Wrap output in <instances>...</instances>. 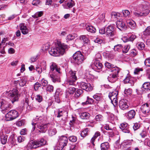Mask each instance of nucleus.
I'll use <instances>...</instances> for the list:
<instances>
[{
  "label": "nucleus",
  "instance_id": "37",
  "mask_svg": "<svg viewBox=\"0 0 150 150\" xmlns=\"http://www.w3.org/2000/svg\"><path fill=\"white\" fill-rule=\"evenodd\" d=\"M50 76L52 80L54 83H55L59 81V79L56 75L53 74H50Z\"/></svg>",
  "mask_w": 150,
  "mask_h": 150
},
{
  "label": "nucleus",
  "instance_id": "21",
  "mask_svg": "<svg viewBox=\"0 0 150 150\" xmlns=\"http://www.w3.org/2000/svg\"><path fill=\"white\" fill-rule=\"evenodd\" d=\"M123 82L125 84L130 83L132 85L134 84L133 78L129 75H127L125 78Z\"/></svg>",
  "mask_w": 150,
  "mask_h": 150
},
{
  "label": "nucleus",
  "instance_id": "49",
  "mask_svg": "<svg viewBox=\"0 0 150 150\" xmlns=\"http://www.w3.org/2000/svg\"><path fill=\"white\" fill-rule=\"evenodd\" d=\"M88 130L87 128L83 130L81 133V136L83 137H85L88 135Z\"/></svg>",
  "mask_w": 150,
  "mask_h": 150
},
{
  "label": "nucleus",
  "instance_id": "14",
  "mask_svg": "<svg viewBox=\"0 0 150 150\" xmlns=\"http://www.w3.org/2000/svg\"><path fill=\"white\" fill-rule=\"evenodd\" d=\"M136 115V112L134 110H131L125 114V115L129 120L134 119Z\"/></svg>",
  "mask_w": 150,
  "mask_h": 150
},
{
  "label": "nucleus",
  "instance_id": "23",
  "mask_svg": "<svg viewBox=\"0 0 150 150\" xmlns=\"http://www.w3.org/2000/svg\"><path fill=\"white\" fill-rule=\"evenodd\" d=\"M101 150H108L110 147L109 143L106 142L102 143L100 146Z\"/></svg>",
  "mask_w": 150,
  "mask_h": 150
},
{
  "label": "nucleus",
  "instance_id": "57",
  "mask_svg": "<svg viewBox=\"0 0 150 150\" xmlns=\"http://www.w3.org/2000/svg\"><path fill=\"white\" fill-rule=\"evenodd\" d=\"M47 91L50 92H52L53 91L54 87L53 86L51 85H48L46 89Z\"/></svg>",
  "mask_w": 150,
  "mask_h": 150
},
{
  "label": "nucleus",
  "instance_id": "47",
  "mask_svg": "<svg viewBox=\"0 0 150 150\" xmlns=\"http://www.w3.org/2000/svg\"><path fill=\"white\" fill-rule=\"evenodd\" d=\"M122 13L123 16L125 17H129L130 15V12L127 10H123Z\"/></svg>",
  "mask_w": 150,
  "mask_h": 150
},
{
  "label": "nucleus",
  "instance_id": "6",
  "mask_svg": "<svg viewBox=\"0 0 150 150\" xmlns=\"http://www.w3.org/2000/svg\"><path fill=\"white\" fill-rule=\"evenodd\" d=\"M68 75L69 77L67 79V84L71 85H74L75 82L77 80L76 72L70 70L69 72Z\"/></svg>",
  "mask_w": 150,
  "mask_h": 150
},
{
  "label": "nucleus",
  "instance_id": "56",
  "mask_svg": "<svg viewBox=\"0 0 150 150\" xmlns=\"http://www.w3.org/2000/svg\"><path fill=\"white\" fill-rule=\"evenodd\" d=\"M26 83V81L23 78L19 80V84L21 86H24L25 85Z\"/></svg>",
  "mask_w": 150,
  "mask_h": 150
},
{
  "label": "nucleus",
  "instance_id": "19",
  "mask_svg": "<svg viewBox=\"0 0 150 150\" xmlns=\"http://www.w3.org/2000/svg\"><path fill=\"white\" fill-rule=\"evenodd\" d=\"M19 27L23 34L26 35L28 33V29L24 23H21L19 25Z\"/></svg>",
  "mask_w": 150,
  "mask_h": 150
},
{
  "label": "nucleus",
  "instance_id": "8",
  "mask_svg": "<svg viewBox=\"0 0 150 150\" xmlns=\"http://www.w3.org/2000/svg\"><path fill=\"white\" fill-rule=\"evenodd\" d=\"M59 146H57L55 149L56 150H62L68 143V138L64 136H61L59 137L58 140Z\"/></svg>",
  "mask_w": 150,
  "mask_h": 150
},
{
  "label": "nucleus",
  "instance_id": "60",
  "mask_svg": "<svg viewBox=\"0 0 150 150\" xmlns=\"http://www.w3.org/2000/svg\"><path fill=\"white\" fill-rule=\"evenodd\" d=\"M144 64L147 66L150 67V57L145 59Z\"/></svg>",
  "mask_w": 150,
  "mask_h": 150
},
{
  "label": "nucleus",
  "instance_id": "38",
  "mask_svg": "<svg viewBox=\"0 0 150 150\" xmlns=\"http://www.w3.org/2000/svg\"><path fill=\"white\" fill-rule=\"evenodd\" d=\"M83 91L80 89H78L75 92V96L76 98L79 97L83 93Z\"/></svg>",
  "mask_w": 150,
  "mask_h": 150
},
{
  "label": "nucleus",
  "instance_id": "17",
  "mask_svg": "<svg viewBox=\"0 0 150 150\" xmlns=\"http://www.w3.org/2000/svg\"><path fill=\"white\" fill-rule=\"evenodd\" d=\"M117 25L118 28L120 30L126 29L127 28V25L125 22L122 20L117 21Z\"/></svg>",
  "mask_w": 150,
  "mask_h": 150
},
{
  "label": "nucleus",
  "instance_id": "35",
  "mask_svg": "<svg viewBox=\"0 0 150 150\" xmlns=\"http://www.w3.org/2000/svg\"><path fill=\"white\" fill-rule=\"evenodd\" d=\"M120 14L119 13L115 12H112L110 13L111 18L112 19H117L118 16H120Z\"/></svg>",
  "mask_w": 150,
  "mask_h": 150
},
{
  "label": "nucleus",
  "instance_id": "54",
  "mask_svg": "<svg viewBox=\"0 0 150 150\" xmlns=\"http://www.w3.org/2000/svg\"><path fill=\"white\" fill-rule=\"evenodd\" d=\"M145 45L142 42L138 43L137 45L138 49L139 50H143L144 48Z\"/></svg>",
  "mask_w": 150,
  "mask_h": 150
},
{
  "label": "nucleus",
  "instance_id": "18",
  "mask_svg": "<svg viewBox=\"0 0 150 150\" xmlns=\"http://www.w3.org/2000/svg\"><path fill=\"white\" fill-rule=\"evenodd\" d=\"M50 71H54V72H57L58 74H60V69L58 68L56 64L54 62H52L50 66Z\"/></svg>",
  "mask_w": 150,
  "mask_h": 150
},
{
  "label": "nucleus",
  "instance_id": "52",
  "mask_svg": "<svg viewBox=\"0 0 150 150\" xmlns=\"http://www.w3.org/2000/svg\"><path fill=\"white\" fill-rule=\"evenodd\" d=\"M144 34L146 36L150 35V26L148 27L144 32Z\"/></svg>",
  "mask_w": 150,
  "mask_h": 150
},
{
  "label": "nucleus",
  "instance_id": "16",
  "mask_svg": "<svg viewBox=\"0 0 150 150\" xmlns=\"http://www.w3.org/2000/svg\"><path fill=\"white\" fill-rule=\"evenodd\" d=\"M141 109L143 113L146 114L149 112L150 110V107L149 106V105L146 103L141 106Z\"/></svg>",
  "mask_w": 150,
  "mask_h": 150
},
{
  "label": "nucleus",
  "instance_id": "29",
  "mask_svg": "<svg viewBox=\"0 0 150 150\" xmlns=\"http://www.w3.org/2000/svg\"><path fill=\"white\" fill-rule=\"evenodd\" d=\"M94 102V100L91 98H90L89 96L87 97V100L86 101L82 103V105H84L88 104H92Z\"/></svg>",
  "mask_w": 150,
  "mask_h": 150
},
{
  "label": "nucleus",
  "instance_id": "30",
  "mask_svg": "<svg viewBox=\"0 0 150 150\" xmlns=\"http://www.w3.org/2000/svg\"><path fill=\"white\" fill-rule=\"evenodd\" d=\"M48 132L49 135L50 136H52L55 134L57 131L55 128L52 127L48 129Z\"/></svg>",
  "mask_w": 150,
  "mask_h": 150
},
{
  "label": "nucleus",
  "instance_id": "32",
  "mask_svg": "<svg viewBox=\"0 0 150 150\" xmlns=\"http://www.w3.org/2000/svg\"><path fill=\"white\" fill-rule=\"evenodd\" d=\"M67 114V112L64 110H62L59 109L58 112V114L57 116V117H59L63 116L64 114Z\"/></svg>",
  "mask_w": 150,
  "mask_h": 150
},
{
  "label": "nucleus",
  "instance_id": "27",
  "mask_svg": "<svg viewBox=\"0 0 150 150\" xmlns=\"http://www.w3.org/2000/svg\"><path fill=\"white\" fill-rule=\"evenodd\" d=\"M94 64V68L96 69L101 70L103 67L102 64L99 61L95 62Z\"/></svg>",
  "mask_w": 150,
  "mask_h": 150
},
{
  "label": "nucleus",
  "instance_id": "22",
  "mask_svg": "<svg viewBox=\"0 0 150 150\" xmlns=\"http://www.w3.org/2000/svg\"><path fill=\"white\" fill-rule=\"evenodd\" d=\"M118 94H115L112 97L109 98L110 99L111 102L114 106H116L117 104V96Z\"/></svg>",
  "mask_w": 150,
  "mask_h": 150
},
{
  "label": "nucleus",
  "instance_id": "2",
  "mask_svg": "<svg viewBox=\"0 0 150 150\" xmlns=\"http://www.w3.org/2000/svg\"><path fill=\"white\" fill-rule=\"evenodd\" d=\"M18 93V91L17 89L13 88L8 94V96L10 99V100L8 98L5 99H2L1 100H0L1 104L0 107L10 104V100H11L12 103L18 101L20 96Z\"/></svg>",
  "mask_w": 150,
  "mask_h": 150
},
{
  "label": "nucleus",
  "instance_id": "25",
  "mask_svg": "<svg viewBox=\"0 0 150 150\" xmlns=\"http://www.w3.org/2000/svg\"><path fill=\"white\" fill-rule=\"evenodd\" d=\"M142 88H143L144 91H148L150 90V82H147L143 83Z\"/></svg>",
  "mask_w": 150,
  "mask_h": 150
},
{
  "label": "nucleus",
  "instance_id": "62",
  "mask_svg": "<svg viewBox=\"0 0 150 150\" xmlns=\"http://www.w3.org/2000/svg\"><path fill=\"white\" fill-rule=\"evenodd\" d=\"M41 85L38 82L36 83L34 85V89L35 91L38 90L39 87H41Z\"/></svg>",
  "mask_w": 150,
  "mask_h": 150
},
{
  "label": "nucleus",
  "instance_id": "53",
  "mask_svg": "<svg viewBox=\"0 0 150 150\" xmlns=\"http://www.w3.org/2000/svg\"><path fill=\"white\" fill-rule=\"evenodd\" d=\"M76 35H74L69 34L66 37V39H68L69 40H74L75 37H76Z\"/></svg>",
  "mask_w": 150,
  "mask_h": 150
},
{
  "label": "nucleus",
  "instance_id": "3",
  "mask_svg": "<svg viewBox=\"0 0 150 150\" xmlns=\"http://www.w3.org/2000/svg\"><path fill=\"white\" fill-rule=\"evenodd\" d=\"M57 47L55 48L51 49L49 52L50 54L54 56H59L63 55L65 52V50L68 46L60 41H57Z\"/></svg>",
  "mask_w": 150,
  "mask_h": 150
},
{
  "label": "nucleus",
  "instance_id": "24",
  "mask_svg": "<svg viewBox=\"0 0 150 150\" xmlns=\"http://www.w3.org/2000/svg\"><path fill=\"white\" fill-rule=\"evenodd\" d=\"M11 104L8 105L7 106H3L0 107L1 109V111L3 113H4L8 112L11 108Z\"/></svg>",
  "mask_w": 150,
  "mask_h": 150
},
{
  "label": "nucleus",
  "instance_id": "26",
  "mask_svg": "<svg viewBox=\"0 0 150 150\" xmlns=\"http://www.w3.org/2000/svg\"><path fill=\"white\" fill-rule=\"evenodd\" d=\"M0 137L1 143L3 144H5L7 142V136L6 135H4L2 133L0 134Z\"/></svg>",
  "mask_w": 150,
  "mask_h": 150
},
{
  "label": "nucleus",
  "instance_id": "59",
  "mask_svg": "<svg viewBox=\"0 0 150 150\" xmlns=\"http://www.w3.org/2000/svg\"><path fill=\"white\" fill-rule=\"evenodd\" d=\"M35 99L38 102H40L42 100V96L38 95L35 97Z\"/></svg>",
  "mask_w": 150,
  "mask_h": 150
},
{
  "label": "nucleus",
  "instance_id": "12",
  "mask_svg": "<svg viewBox=\"0 0 150 150\" xmlns=\"http://www.w3.org/2000/svg\"><path fill=\"white\" fill-rule=\"evenodd\" d=\"M127 100L126 99H122L119 102V105L120 108L123 110H127L129 108L128 105Z\"/></svg>",
  "mask_w": 150,
  "mask_h": 150
},
{
  "label": "nucleus",
  "instance_id": "58",
  "mask_svg": "<svg viewBox=\"0 0 150 150\" xmlns=\"http://www.w3.org/2000/svg\"><path fill=\"white\" fill-rule=\"evenodd\" d=\"M78 147V145H71L70 146V150H77Z\"/></svg>",
  "mask_w": 150,
  "mask_h": 150
},
{
  "label": "nucleus",
  "instance_id": "55",
  "mask_svg": "<svg viewBox=\"0 0 150 150\" xmlns=\"http://www.w3.org/2000/svg\"><path fill=\"white\" fill-rule=\"evenodd\" d=\"M69 139L70 141L71 142H75L76 141L77 138L76 137L74 136H70L69 137Z\"/></svg>",
  "mask_w": 150,
  "mask_h": 150
},
{
  "label": "nucleus",
  "instance_id": "44",
  "mask_svg": "<svg viewBox=\"0 0 150 150\" xmlns=\"http://www.w3.org/2000/svg\"><path fill=\"white\" fill-rule=\"evenodd\" d=\"M93 97L94 99H96L98 102L102 100V98L100 94H96L94 95Z\"/></svg>",
  "mask_w": 150,
  "mask_h": 150
},
{
  "label": "nucleus",
  "instance_id": "9",
  "mask_svg": "<svg viewBox=\"0 0 150 150\" xmlns=\"http://www.w3.org/2000/svg\"><path fill=\"white\" fill-rule=\"evenodd\" d=\"M19 116L18 112L15 110H12L9 111L5 115L6 120L7 121L12 120Z\"/></svg>",
  "mask_w": 150,
  "mask_h": 150
},
{
  "label": "nucleus",
  "instance_id": "42",
  "mask_svg": "<svg viewBox=\"0 0 150 150\" xmlns=\"http://www.w3.org/2000/svg\"><path fill=\"white\" fill-rule=\"evenodd\" d=\"M122 49V46L121 44L117 45L114 47V50L116 51L120 52L121 51Z\"/></svg>",
  "mask_w": 150,
  "mask_h": 150
},
{
  "label": "nucleus",
  "instance_id": "51",
  "mask_svg": "<svg viewBox=\"0 0 150 150\" xmlns=\"http://www.w3.org/2000/svg\"><path fill=\"white\" fill-rule=\"evenodd\" d=\"M132 93V90L130 88L125 89L124 91V93L126 95H130Z\"/></svg>",
  "mask_w": 150,
  "mask_h": 150
},
{
  "label": "nucleus",
  "instance_id": "34",
  "mask_svg": "<svg viewBox=\"0 0 150 150\" xmlns=\"http://www.w3.org/2000/svg\"><path fill=\"white\" fill-rule=\"evenodd\" d=\"M105 66L108 69H110V70L111 71V70H112V69L114 68H115L117 67H115L114 65L111 64V63L106 62L105 64Z\"/></svg>",
  "mask_w": 150,
  "mask_h": 150
},
{
  "label": "nucleus",
  "instance_id": "64",
  "mask_svg": "<svg viewBox=\"0 0 150 150\" xmlns=\"http://www.w3.org/2000/svg\"><path fill=\"white\" fill-rule=\"evenodd\" d=\"M24 136H20L17 137V140L19 142L21 143L24 141Z\"/></svg>",
  "mask_w": 150,
  "mask_h": 150
},
{
  "label": "nucleus",
  "instance_id": "10",
  "mask_svg": "<svg viewBox=\"0 0 150 150\" xmlns=\"http://www.w3.org/2000/svg\"><path fill=\"white\" fill-rule=\"evenodd\" d=\"M142 8V11L144 16L148 15L150 12V4L146 1H143L142 2L141 5Z\"/></svg>",
  "mask_w": 150,
  "mask_h": 150
},
{
  "label": "nucleus",
  "instance_id": "63",
  "mask_svg": "<svg viewBox=\"0 0 150 150\" xmlns=\"http://www.w3.org/2000/svg\"><path fill=\"white\" fill-rule=\"evenodd\" d=\"M24 124V121L22 120L18 121L16 122V125L18 126H21L23 125Z\"/></svg>",
  "mask_w": 150,
  "mask_h": 150
},
{
  "label": "nucleus",
  "instance_id": "48",
  "mask_svg": "<svg viewBox=\"0 0 150 150\" xmlns=\"http://www.w3.org/2000/svg\"><path fill=\"white\" fill-rule=\"evenodd\" d=\"M130 45H125L122 49V52L124 53H126L128 52L130 48Z\"/></svg>",
  "mask_w": 150,
  "mask_h": 150
},
{
  "label": "nucleus",
  "instance_id": "50",
  "mask_svg": "<svg viewBox=\"0 0 150 150\" xmlns=\"http://www.w3.org/2000/svg\"><path fill=\"white\" fill-rule=\"evenodd\" d=\"M101 55L100 53L96 54L95 57V62L100 61L101 59Z\"/></svg>",
  "mask_w": 150,
  "mask_h": 150
},
{
  "label": "nucleus",
  "instance_id": "13",
  "mask_svg": "<svg viewBox=\"0 0 150 150\" xmlns=\"http://www.w3.org/2000/svg\"><path fill=\"white\" fill-rule=\"evenodd\" d=\"M80 86L81 89L86 91H91L93 89V88L90 83L83 82L80 83Z\"/></svg>",
  "mask_w": 150,
  "mask_h": 150
},
{
  "label": "nucleus",
  "instance_id": "11",
  "mask_svg": "<svg viewBox=\"0 0 150 150\" xmlns=\"http://www.w3.org/2000/svg\"><path fill=\"white\" fill-rule=\"evenodd\" d=\"M116 32L114 26L110 25L106 28L105 35L110 37H112L115 35Z\"/></svg>",
  "mask_w": 150,
  "mask_h": 150
},
{
  "label": "nucleus",
  "instance_id": "40",
  "mask_svg": "<svg viewBox=\"0 0 150 150\" xmlns=\"http://www.w3.org/2000/svg\"><path fill=\"white\" fill-rule=\"evenodd\" d=\"M80 39L85 43H88L89 41V40L86 36L84 35L81 36Z\"/></svg>",
  "mask_w": 150,
  "mask_h": 150
},
{
  "label": "nucleus",
  "instance_id": "1",
  "mask_svg": "<svg viewBox=\"0 0 150 150\" xmlns=\"http://www.w3.org/2000/svg\"><path fill=\"white\" fill-rule=\"evenodd\" d=\"M33 126V131H34L36 127L39 132L45 133L47 129V126L49 125L46 124L45 120L42 117H36L34 119L32 123Z\"/></svg>",
  "mask_w": 150,
  "mask_h": 150
},
{
  "label": "nucleus",
  "instance_id": "43",
  "mask_svg": "<svg viewBox=\"0 0 150 150\" xmlns=\"http://www.w3.org/2000/svg\"><path fill=\"white\" fill-rule=\"evenodd\" d=\"M103 118V117L102 115L98 114L96 116L95 120L96 121L99 122L102 121Z\"/></svg>",
  "mask_w": 150,
  "mask_h": 150
},
{
  "label": "nucleus",
  "instance_id": "46",
  "mask_svg": "<svg viewBox=\"0 0 150 150\" xmlns=\"http://www.w3.org/2000/svg\"><path fill=\"white\" fill-rule=\"evenodd\" d=\"M63 93V91L60 88H58L56 91L55 96H60Z\"/></svg>",
  "mask_w": 150,
  "mask_h": 150
},
{
  "label": "nucleus",
  "instance_id": "7",
  "mask_svg": "<svg viewBox=\"0 0 150 150\" xmlns=\"http://www.w3.org/2000/svg\"><path fill=\"white\" fill-rule=\"evenodd\" d=\"M120 71V69L118 67L114 68L112 70H111V71L112 72V73L108 76V81L111 83L115 82L117 80L118 74Z\"/></svg>",
  "mask_w": 150,
  "mask_h": 150
},
{
  "label": "nucleus",
  "instance_id": "31",
  "mask_svg": "<svg viewBox=\"0 0 150 150\" xmlns=\"http://www.w3.org/2000/svg\"><path fill=\"white\" fill-rule=\"evenodd\" d=\"M67 6L65 8L67 9H70L75 5V3L73 0H70V1L67 2Z\"/></svg>",
  "mask_w": 150,
  "mask_h": 150
},
{
  "label": "nucleus",
  "instance_id": "5",
  "mask_svg": "<svg viewBox=\"0 0 150 150\" xmlns=\"http://www.w3.org/2000/svg\"><path fill=\"white\" fill-rule=\"evenodd\" d=\"M46 143V141L44 139L41 138L40 140L29 143L28 145V147L30 149H36L45 145Z\"/></svg>",
  "mask_w": 150,
  "mask_h": 150
},
{
  "label": "nucleus",
  "instance_id": "41",
  "mask_svg": "<svg viewBox=\"0 0 150 150\" xmlns=\"http://www.w3.org/2000/svg\"><path fill=\"white\" fill-rule=\"evenodd\" d=\"M43 14V12L40 11L36 13L34 15L32 16V17L35 18H38L41 17Z\"/></svg>",
  "mask_w": 150,
  "mask_h": 150
},
{
  "label": "nucleus",
  "instance_id": "4",
  "mask_svg": "<svg viewBox=\"0 0 150 150\" xmlns=\"http://www.w3.org/2000/svg\"><path fill=\"white\" fill-rule=\"evenodd\" d=\"M84 59L82 53L80 51H77L73 54L72 60L76 65H79L82 63Z\"/></svg>",
  "mask_w": 150,
  "mask_h": 150
},
{
  "label": "nucleus",
  "instance_id": "61",
  "mask_svg": "<svg viewBox=\"0 0 150 150\" xmlns=\"http://www.w3.org/2000/svg\"><path fill=\"white\" fill-rule=\"evenodd\" d=\"M35 69L39 74H40L42 71V67L40 66H37Z\"/></svg>",
  "mask_w": 150,
  "mask_h": 150
},
{
  "label": "nucleus",
  "instance_id": "45",
  "mask_svg": "<svg viewBox=\"0 0 150 150\" xmlns=\"http://www.w3.org/2000/svg\"><path fill=\"white\" fill-rule=\"evenodd\" d=\"M136 35H132L130 36L129 38L127 39L124 38L123 39L125 40L126 39V41H125V42L129 41H133L136 38ZM123 41L124 42H125V41L124 40H123Z\"/></svg>",
  "mask_w": 150,
  "mask_h": 150
},
{
  "label": "nucleus",
  "instance_id": "20",
  "mask_svg": "<svg viewBox=\"0 0 150 150\" xmlns=\"http://www.w3.org/2000/svg\"><path fill=\"white\" fill-rule=\"evenodd\" d=\"M84 78L87 81L90 82L92 81L94 79V76L91 74L90 72H86L84 76Z\"/></svg>",
  "mask_w": 150,
  "mask_h": 150
},
{
  "label": "nucleus",
  "instance_id": "36",
  "mask_svg": "<svg viewBox=\"0 0 150 150\" xmlns=\"http://www.w3.org/2000/svg\"><path fill=\"white\" fill-rule=\"evenodd\" d=\"M86 30L88 32L93 33H94L96 31L95 28L92 26H88L86 27Z\"/></svg>",
  "mask_w": 150,
  "mask_h": 150
},
{
  "label": "nucleus",
  "instance_id": "39",
  "mask_svg": "<svg viewBox=\"0 0 150 150\" xmlns=\"http://www.w3.org/2000/svg\"><path fill=\"white\" fill-rule=\"evenodd\" d=\"M76 91V88L73 87H69L67 89V91L70 94H73Z\"/></svg>",
  "mask_w": 150,
  "mask_h": 150
},
{
  "label": "nucleus",
  "instance_id": "28",
  "mask_svg": "<svg viewBox=\"0 0 150 150\" xmlns=\"http://www.w3.org/2000/svg\"><path fill=\"white\" fill-rule=\"evenodd\" d=\"M127 25L131 29H134L136 27V24L135 22L132 20L127 21Z\"/></svg>",
  "mask_w": 150,
  "mask_h": 150
},
{
  "label": "nucleus",
  "instance_id": "15",
  "mask_svg": "<svg viewBox=\"0 0 150 150\" xmlns=\"http://www.w3.org/2000/svg\"><path fill=\"white\" fill-rule=\"evenodd\" d=\"M120 127L122 131L124 133H129L130 132L129 126L127 123H121L120 125Z\"/></svg>",
  "mask_w": 150,
  "mask_h": 150
},
{
  "label": "nucleus",
  "instance_id": "33",
  "mask_svg": "<svg viewBox=\"0 0 150 150\" xmlns=\"http://www.w3.org/2000/svg\"><path fill=\"white\" fill-rule=\"evenodd\" d=\"M90 114L88 112H85L82 113L80 116L81 118L83 119H87L90 117Z\"/></svg>",
  "mask_w": 150,
  "mask_h": 150
}]
</instances>
